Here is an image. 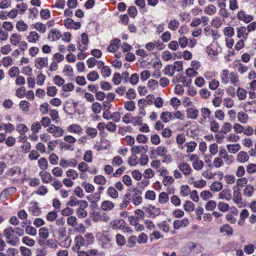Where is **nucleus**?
<instances>
[{
  "instance_id": "1",
  "label": "nucleus",
  "mask_w": 256,
  "mask_h": 256,
  "mask_svg": "<svg viewBox=\"0 0 256 256\" xmlns=\"http://www.w3.org/2000/svg\"><path fill=\"white\" fill-rule=\"evenodd\" d=\"M189 160L192 162L193 168L197 171L202 170L204 166V162L200 159L196 154H191L189 156Z\"/></svg>"
},
{
  "instance_id": "2",
  "label": "nucleus",
  "mask_w": 256,
  "mask_h": 256,
  "mask_svg": "<svg viewBox=\"0 0 256 256\" xmlns=\"http://www.w3.org/2000/svg\"><path fill=\"white\" fill-rule=\"evenodd\" d=\"M14 228L12 226H9L4 231V234L7 240V242L12 246H15L18 240V237L14 236Z\"/></svg>"
},
{
  "instance_id": "3",
  "label": "nucleus",
  "mask_w": 256,
  "mask_h": 256,
  "mask_svg": "<svg viewBox=\"0 0 256 256\" xmlns=\"http://www.w3.org/2000/svg\"><path fill=\"white\" fill-rule=\"evenodd\" d=\"M75 244L72 247V250L74 252L80 250L82 246L88 245V242H86L85 238L81 235H76L74 238Z\"/></svg>"
},
{
  "instance_id": "4",
  "label": "nucleus",
  "mask_w": 256,
  "mask_h": 256,
  "mask_svg": "<svg viewBox=\"0 0 256 256\" xmlns=\"http://www.w3.org/2000/svg\"><path fill=\"white\" fill-rule=\"evenodd\" d=\"M81 202L82 204L78 206V208L76 210V216L79 218H84L88 216L86 208L88 206V202L86 200Z\"/></svg>"
},
{
  "instance_id": "5",
  "label": "nucleus",
  "mask_w": 256,
  "mask_h": 256,
  "mask_svg": "<svg viewBox=\"0 0 256 256\" xmlns=\"http://www.w3.org/2000/svg\"><path fill=\"white\" fill-rule=\"evenodd\" d=\"M46 131L52 134L54 138L60 137L64 133V130L62 128L54 124H50L46 129Z\"/></svg>"
},
{
  "instance_id": "6",
  "label": "nucleus",
  "mask_w": 256,
  "mask_h": 256,
  "mask_svg": "<svg viewBox=\"0 0 256 256\" xmlns=\"http://www.w3.org/2000/svg\"><path fill=\"white\" fill-rule=\"evenodd\" d=\"M110 219V217L104 212L100 210L94 212L92 215V220L94 221L97 222L98 221L108 222Z\"/></svg>"
},
{
  "instance_id": "7",
  "label": "nucleus",
  "mask_w": 256,
  "mask_h": 256,
  "mask_svg": "<svg viewBox=\"0 0 256 256\" xmlns=\"http://www.w3.org/2000/svg\"><path fill=\"white\" fill-rule=\"evenodd\" d=\"M64 24L68 29L78 30L81 26V24L80 22H74L70 18L64 20Z\"/></svg>"
},
{
  "instance_id": "8",
  "label": "nucleus",
  "mask_w": 256,
  "mask_h": 256,
  "mask_svg": "<svg viewBox=\"0 0 256 256\" xmlns=\"http://www.w3.org/2000/svg\"><path fill=\"white\" fill-rule=\"evenodd\" d=\"M233 190V198L232 200L236 204L238 207H241L242 206V194L240 189H236V186H234Z\"/></svg>"
},
{
  "instance_id": "9",
  "label": "nucleus",
  "mask_w": 256,
  "mask_h": 256,
  "mask_svg": "<svg viewBox=\"0 0 256 256\" xmlns=\"http://www.w3.org/2000/svg\"><path fill=\"white\" fill-rule=\"evenodd\" d=\"M48 66V58H38L35 60L34 66L39 70H42Z\"/></svg>"
},
{
  "instance_id": "10",
  "label": "nucleus",
  "mask_w": 256,
  "mask_h": 256,
  "mask_svg": "<svg viewBox=\"0 0 256 256\" xmlns=\"http://www.w3.org/2000/svg\"><path fill=\"white\" fill-rule=\"evenodd\" d=\"M190 224L187 218H184L181 220H175L173 222V228L174 230H178L182 227H186Z\"/></svg>"
},
{
  "instance_id": "11",
  "label": "nucleus",
  "mask_w": 256,
  "mask_h": 256,
  "mask_svg": "<svg viewBox=\"0 0 256 256\" xmlns=\"http://www.w3.org/2000/svg\"><path fill=\"white\" fill-rule=\"evenodd\" d=\"M6 175L10 177L19 178L21 174V170L18 166H14L6 172Z\"/></svg>"
},
{
  "instance_id": "12",
  "label": "nucleus",
  "mask_w": 256,
  "mask_h": 256,
  "mask_svg": "<svg viewBox=\"0 0 256 256\" xmlns=\"http://www.w3.org/2000/svg\"><path fill=\"white\" fill-rule=\"evenodd\" d=\"M179 170L185 176L189 175L192 170L190 165L184 162H182L178 166Z\"/></svg>"
},
{
  "instance_id": "13",
  "label": "nucleus",
  "mask_w": 256,
  "mask_h": 256,
  "mask_svg": "<svg viewBox=\"0 0 256 256\" xmlns=\"http://www.w3.org/2000/svg\"><path fill=\"white\" fill-rule=\"evenodd\" d=\"M67 130L71 133H74L78 134H82L83 133V129L78 124H72L67 128Z\"/></svg>"
},
{
  "instance_id": "14",
  "label": "nucleus",
  "mask_w": 256,
  "mask_h": 256,
  "mask_svg": "<svg viewBox=\"0 0 256 256\" xmlns=\"http://www.w3.org/2000/svg\"><path fill=\"white\" fill-rule=\"evenodd\" d=\"M124 221L122 219H117L112 220L110 222L112 228L114 230H122L124 226Z\"/></svg>"
},
{
  "instance_id": "15",
  "label": "nucleus",
  "mask_w": 256,
  "mask_h": 256,
  "mask_svg": "<svg viewBox=\"0 0 256 256\" xmlns=\"http://www.w3.org/2000/svg\"><path fill=\"white\" fill-rule=\"evenodd\" d=\"M238 19L246 23L252 21L253 16L252 15L247 14L244 11H239L237 14Z\"/></svg>"
},
{
  "instance_id": "16",
  "label": "nucleus",
  "mask_w": 256,
  "mask_h": 256,
  "mask_svg": "<svg viewBox=\"0 0 256 256\" xmlns=\"http://www.w3.org/2000/svg\"><path fill=\"white\" fill-rule=\"evenodd\" d=\"M233 68H236L238 72L241 74H244L248 70V67L242 64L240 60L234 61Z\"/></svg>"
},
{
  "instance_id": "17",
  "label": "nucleus",
  "mask_w": 256,
  "mask_h": 256,
  "mask_svg": "<svg viewBox=\"0 0 256 256\" xmlns=\"http://www.w3.org/2000/svg\"><path fill=\"white\" fill-rule=\"evenodd\" d=\"M170 220L162 221L156 224L158 228L164 232H168L170 230Z\"/></svg>"
},
{
  "instance_id": "18",
  "label": "nucleus",
  "mask_w": 256,
  "mask_h": 256,
  "mask_svg": "<svg viewBox=\"0 0 256 256\" xmlns=\"http://www.w3.org/2000/svg\"><path fill=\"white\" fill-rule=\"evenodd\" d=\"M40 38V34L36 31L30 32L26 36L27 40L30 43H36L39 40Z\"/></svg>"
},
{
  "instance_id": "19",
  "label": "nucleus",
  "mask_w": 256,
  "mask_h": 256,
  "mask_svg": "<svg viewBox=\"0 0 256 256\" xmlns=\"http://www.w3.org/2000/svg\"><path fill=\"white\" fill-rule=\"evenodd\" d=\"M249 159V156L248 154L244 151H240L239 152L236 157V161L240 164H244L247 161H248Z\"/></svg>"
},
{
  "instance_id": "20",
  "label": "nucleus",
  "mask_w": 256,
  "mask_h": 256,
  "mask_svg": "<svg viewBox=\"0 0 256 256\" xmlns=\"http://www.w3.org/2000/svg\"><path fill=\"white\" fill-rule=\"evenodd\" d=\"M114 206V204L110 200H106L101 203L100 208L104 212L112 210Z\"/></svg>"
},
{
  "instance_id": "21",
  "label": "nucleus",
  "mask_w": 256,
  "mask_h": 256,
  "mask_svg": "<svg viewBox=\"0 0 256 256\" xmlns=\"http://www.w3.org/2000/svg\"><path fill=\"white\" fill-rule=\"evenodd\" d=\"M28 211L32 215L38 216L41 214V210L38 206V202L31 203L28 208Z\"/></svg>"
},
{
  "instance_id": "22",
  "label": "nucleus",
  "mask_w": 256,
  "mask_h": 256,
  "mask_svg": "<svg viewBox=\"0 0 256 256\" xmlns=\"http://www.w3.org/2000/svg\"><path fill=\"white\" fill-rule=\"evenodd\" d=\"M237 118L240 123L246 124L249 120V116L248 114L244 112L240 111L237 114Z\"/></svg>"
},
{
  "instance_id": "23",
  "label": "nucleus",
  "mask_w": 256,
  "mask_h": 256,
  "mask_svg": "<svg viewBox=\"0 0 256 256\" xmlns=\"http://www.w3.org/2000/svg\"><path fill=\"white\" fill-rule=\"evenodd\" d=\"M231 190L229 188H225L218 194V198L230 200L232 199Z\"/></svg>"
},
{
  "instance_id": "24",
  "label": "nucleus",
  "mask_w": 256,
  "mask_h": 256,
  "mask_svg": "<svg viewBox=\"0 0 256 256\" xmlns=\"http://www.w3.org/2000/svg\"><path fill=\"white\" fill-rule=\"evenodd\" d=\"M39 175L41 177L42 182L44 184L49 183L53 180V178L50 174L45 172V170L40 172H39Z\"/></svg>"
},
{
  "instance_id": "25",
  "label": "nucleus",
  "mask_w": 256,
  "mask_h": 256,
  "mask_svg": "<svg viewBox=\"0 0 256 256\" xmlns=\"http://www.w3.org/2000/svg\"><path fill=\"white\" fill-rule=\"evenodd\" d=\"M224 22V20L222 19L220 16H216L212 20L210 25L216 28H218L222 26Z\"/></svg>"
},
{
  "instance_id": "26",
  "label": "nucleus",
  "mask_w": 256,
  "mask_h": 256,
  "mask_svg": "<svg viewBox=\"0 0 256 256\" xmlns=\"http://www.w3.org/2000/svg\"><path fill=\"white\" fill-rule=\"evenodd\" d=\"M204 12L208 16H214L216 13L217 8L214 5L209 4L205 7Z\"/></svg>"
},
{
  "instance_id": "27",
  "label": "nucleus",
  "mask_w": 256,
  "mask_h": 256,
  "mask_svg": "<svg viewBox=\"0 0 256 256\" xmlns=\"http://www.w3.org/2000/svg\"><path fill=\"white\" fill-rule=\"evenodd\" d=\"M133 191L135 192L136 193L132 196V203L136 206H138L142 202V197L139 196V194H140V192L136 188H134Z\"/></svg>"
},
{
  "instance_id": "28",
  "label": "nucleus",
  "mask_w": 256,
  "mask_h": 256,
  "mask_svg": "<svg viewBox=\"0 0 256 256\" xmlns=\"http://www.w3.org/2000/svg\"><path fill=\"white\" fill-rule=\"evenodd\" d=\"M120 44V41L118 39H115L111 42L110 45L108 46V50L110 52L116 51Z\"/></svg>"
},
{
  "instance_id": "29",
  "label": "nucleus",
  "mask_w": 256,
  "mask_h": 256,
  "mask_svg": "<svg viewBox=\"0 0 256 256\" xmlns=\"http://www.w3.org/2000/svg\"><path fill=\"white\" fill-rule=\"evenodd\" d=\"M152 152L154 154H156L158 156L162 157L168 153V150L166 147L160 146L156 147Z\"/></svg>"
},
{
  "instance_id": "30",
  "label": "nucleus",
  "mask_w": 256,
  "mask_h": 256,
  "mask_svg": "<svg viewBox=\"0 0 256 256\" xmlns=\"http://www.w3.org/2000/svg\"><path fill=\"white\" fill-rule=\"evenodd\" d=\"M237 37L240 38L242 37L245 40L248 38V32H246V28L245 26H239L237 28Z\"/></svg>"
},
{
  "instance_id": "31",
  "label": "nucleus",
  "mask_w": 256,
  "mask_h": 256,
  "mask_svg": "<svg viewBox=\"0 0 256 256\" xmlns=\"http://www.w3.org/2000/svg\"><path fill=\"white\" fill-rule=\"evenodd\" d=\"M254 192V187L251 184H247L244 189V195L246 197L250 198L252 196Z\"/></svg>"
},
{
  "instance_id": "32",
  "label": "nucleus",
  "mask_w": 256,
  "mask_h": 256,
  "mask_svg": "<svg viewBox=\"0 0 256 256\" xmlns=\"http://www.w3.org/2000/svg\"><path fill=\"white\" fill-rule=\"evenodd\" d=\"M22 36L17 33L12 34L10 36V42L13 46H17L20 42Z\"/></svg>"
},
{
  "instance_id": "33",
  "label": "nucleus",
  "mask_w": 256,
  "mask_h": 256,
  "mask_svg": "<svg viewBox=\"0 0 256 256\" xmlns=\"http://www.w3.org/2000/svg\"><path fill=\"white\" fill-rule=\"evenodd\" d=\"M198 110L196 108H188L186 110L188 118L196 120L198 116Z\"/></svg>"
},
{
  "instance_id": "34",
  "label": "nucleus",
  "mask_w": 256,
  "mask_h": 256,
  "mask_svg": "<svg viewBox=\"0 0 256 256\" xmlns=\"http://www.w3.org/2000/svg\"><path fill=\"white\" fill-rule=\"evenodd\" d=\"M94 182L98 185L104 186L106 184L107 180L104 176L99 174L94 176Z\"/></svg>"
},
{
  "instance_id": "35",
  "label": "nucleus",
  "mask_w": 256,
  "mask_h": 256,
  "mask_svg": "<svg viewBox=\"0 0 256 256\" xmlns=\"http://www.w3.org/2000/svg\"><path fill=\"white\" fill-rule=\"evenodd\" d=\"M86 134L87 137L94 138L98 136V131L96 128L88 126L86 128Z\"/></svg>"
},
{
  "instance_id": "36",
  "label": "nucleus",
  "mask_w": 256,
  "mask_h": 256,
  "mask_svg": "<svg viewBox=\"0 0 256 256\" xmlns=\"http://www.w3.org/2000/svg\"><path fill=\"white\" fill-rule=\"evenodd\" d=\"M185 146L186 148V152L187 153H191L194 152L197 146L196 142L194 140H192L186 142L185 144Z\"/></svg>"
},
{
  "instance_id": "37",
  "label": "nucleus",
  "mask_w": 256,
  "mask_h": 256,
  "mask_svg": "<svg viewBox=\"0 0 256 256\" xmlns=\"http://www.w3.org/2000/svg\"><path fill=\"white\" fill-rule=\"evenodd\" d=\"M230 73L228 70H224L220 74L222 82L224 84H227L230 82Z\"/></svg>"
},
{
  "instance_id": "38",
  "label": "nucleus",
  "mask_w": 256,
  "mask_h": 256,
  "mask_svg": "<svg viewBox=\"0 0 256 256\" xmlns=\"http://www.w3.org/2000/svg\"><path fill=\"white\" fill-rule=\"evenodd\" d=\"M38 234L40 238L46 240L50 235L49 230L46 227H42L38 230Z\"/></svg>"
},
{
  "instance_id": "39",
  "label": "nucleus",
  "mask_w": 256,
  "mask_h": 256,
  "mask_svg": "<svg viewBox=\"0 0 256 256\" xmlns=\"http://www.w3.org/2000/svg\"><path fill=\"white\" fill-rule=\"evenodd\" d=\"M226 148L230 153L234 154L240 150V146L238 144H230L226 146Z\"/></svg>"
},
{
  "instance_id": "40",
  "label": "nucleus",
  "mask_w": 256,
  "mask_h": 256,
  "mask_svg": "<svg viewBox=\"0 0 256 256\" xmlns=\"http://www.w3.org/2000/svg\"><path fill=\"white\" fill-rule=\"evenodd\" d=\"M106 194L112 198H116L118 196V192L116 188L112 186H109L106 191Z\"/></svg>"
},
{
  "instance_id": "41",
  "label": "nucleus",
  "mask_w": 256,
  "mask_h": 256,
  "mask_svg": "<svg viewBox=\"0 0 256 256\" xmlns=\"http://www.w3.org/2000/svg\"><path fill=\"white\" fill-rule=\"evenodd\" d=\"M247 92L246 90L242 88H238L236 90V96L238 100H242L246 98Z\"/></svg>"
},
{
  "instance_id": "42",
  "label": "nucleus",
  "mask_w": 256,
  "mask_h": 256,
  "mask_svg": "<svg viewBox=\"0 0 256 256\" xmlns=\"http://www.w3.org/2000/svg\"><path fill=\"white\" fill-rule=\"evenodd\" d=\"M38 167L40 169L42 170V171L46 170L48 168V162L47 160L45 158H40L38 162Z\"/></svg>"
},
{
  "instance_id": "43",
  "label": "nucleus",
  "mask_w": 256,
  "mask_h": 256,
  "mask_svg": "<svg viewBox=\"0 0 256 256\" xmlns=\"http://www.w3.org/2000/svg\"><path fill=\"white\" fill-rule=\"evenodd\" d=\"M128 163L130 166H134L138 164V158L134 154H132L129 157Z\"/></svg>"
},
{
  "instance_id": "44",
  "label": "nucleus",
  "mask_w": 256,
  "mask_h": 256,
  "mask_svg": "<svg viewBox=\"0 0 256 256\" xmlns=\"http://www.w3.org/2000/svg\"><path fill=\"white\" fill-rule=\"evenodd\" d=\"M146 148L143 146H132L131 148V152L132 154H140L142 152H146Z\"/></svg>"
},
{
  "instance_id": "45",
  "label": "nucleus",
  "mask_w": 256,
  "mask_h": 256,
  "mask_svg": "<svg viewBox=\"0 0 256 256\" xmlns=\"http://www.w3.org/2000/svg\"><path fill=\"white\" fill-rule=\"evenodd\" d=\"M222 184L219 182H214L210 186V190L214 192L220 191L222 189Z\"/></svg>"
},
{
  "instance_id": "46",
  "label": "nucleus",
  "mask_w": 256,
  "mask_h": 256,
  "mask_svg": "<svg viewBox=\"0 0 256 256\" xmlns=\"http://www.w3.org/2000/svg\"><path fill=\"white\" fill-rule=\"evenodd\" d=\"M160 119L164 122H168L173 119V116L169 112H162L160 114Z\"/></svg>"
},
{
  "instance_id": "47",
  "label": "nucleus",
  "mask_w": 256,
  "mask_h": 256,
  "mask_svg": "<svg viewBox=\"0 0 256 256\" xmlns=\"http://www.w3.org/2000/svg\"><path fill=\"white\" fill-rule=\"evenodd\" d=\"M34 28L42 34L46 32V26L40 22H37L32 25Z\"/></svg>"
},
{
  "instance_id": "48",
  "label": "nucleus",
  "mask_w": 256,
  "mask_h": 256,
  "mask_svg": "<svg viewBox=\"0 0 256 256\" xmlns=\"http://www.w3.org/2000/svg\"><path fill=\"white\" fill-rule=\"evenodd\" d=\"M210 128L212 132H216L220 128L219 124L215 120L211 119L209 120Z\"/></svg>"
},
{
  "instance_id": "49",
  "label": "nucleus",
  "mask_w": 256,
  "mask_h": 256,
  "mask_svg": "<svg viewBox=\"0 0 256 256\" xmlns=\"http://www.w3.org/2000/svg\"><path fill=\"white\" fill-rule=\"evenodd\" d=\"M81 186L87 193H92L94 190V186L86 182H82Z\"/></svg>"
},
{
  "instance_id": "50",
  "label": "nucleus",
  "mask_w": 256,
  "mask_h": 256,
  "mask_svg": "<svg viewBox=\"0 0 256 256\" xmlns=\"http://www.w3.org/2000/svg\"><path fill=\"white\" fill-rule=\"evenodd\" d=\"M84 200H78L76 198L72 196L66 203V205L72 207L76 206H79L82 204L81 202H84Z\"/></svg>"
},
{
  "instance_id": "51",
  "label": "nucleus",
  "mask_w": 256,
  "mask_h": 256,
  "mask_svg": "<svg viewBox=\"0 0 256 256\" xmlns=\"http://www.w3.org/2000/svg\"><path fill=\"white\" fill-rule=\"evenodd\" d=\"M222 176L224 177L226 182L228 184H232L235 182L236 178L235 176L231 174H226L224 176L222 174Z\"/></svg>"
},
{
  "instance_id": "52",
  "label": "nucleus",
  "mask_w": 256,
  "mask_h": 256,
  "mask_svg": "<svg viewBox=\"0 0 256 256\" xmlns=\"http://www.w3.org/2000/svg\"><path fill=\"white\" fill-rule=\"evenodd\" d=\"M116 241L117 245L120 246L125 245L126 243V238L120 234H118L116 236Z\"/></svg>"
},
{
  "instance_id": "53",
  "label": "nucleus",
  "mask_w": 256,
  "mask_h": 256,
  "mask_svg": "<svg viewBox=\"0 0 256 256\" xmlns=\"http://www.w3.org/2000/svg\"><path fill=\"white\" fill-rule=\"evenodd\" d=\"M22 242L28 246H33L36 242L34 240L30 238L28 236H24L22 239Z\"/></svg>"
},
{
  "instance_id": "54",
  "label": "nucleus",
  "mask_w": 256,
  "mask_h": 256,
  "mask_svg": "<svg viewBox=\"0 0 256 256\" xmlns=\"http://www.w3.org/2000/svg\"><path fill=\"white\" fill-rule=\"evenodd\" d=\"M16 28L19 32H25L27 30L28 26L23 20H19L16 24Z\"/></svg>"
},
{
  "instance_id": "55",
  "label": "nucleus",
  "mask_w": 256,
  "mask_h": 256,
  "mask_svg": "<svg viewBox=\"0 0 256 256\" xmlns=\"http://www.w3.org/2000/svg\"><path fill=\"white\" fill-rule=\"evenodd\" d=\"M121 110H122V108H120L118 109V112L111 114V120L116 122H118L120 120L121 116L122 114V112H120Z\"/></svg>"
},
{
  "instance_id": "56",
  "label": "nucleus",
  "mask_w": 256,
  "mask_h": 256,
  "mask_svg": "<svg viewBox=\"0 0 256 256\" xmlns=\"http://www.w3.org/2000/svg\"><path fill=\"white\" fill-rule=\"evenodd\" d=\"M183 208L186 212H192L194 210L195 206L192 202L187 200L184 204Z\"/></svg>"
},
{
  "instance_id": "57",
  "label": "nucleus",
  "mask_w": 256,
  "mask_h": 256,
  "mask_svg": "<svg viewBox=\"0 0 256 256\" xmlns=\"http://www.w3.org/2000/svg\"><path fill=\"white\" fill-rule=\"evenodd\" d=\"M236 188L244 187L248 183V180L246 178L241 177L238 178L236 180Z\"/></svg>"
},
{
  "instance_id": "58",
  "label": "nucleus",
  "mask_w": 256,
  "mask_h": 256,
  "mask_svg": "<svg viewBox=\"0 0 256 256\" xmlns=\"http://www.w3.org/2000/svg\"><path fill=\"white\" fill-rule=\"evenodd\" d=\"M123 164L122 158L120 156H116L112 160L111 164L114 166H119Z\"/></svg>"
},
{
  "instance_id": "59",
  "label": "nucleus",
  "mask_w": 256,
  "mask_h": 256,
  "mask_svg": "<svg viewBox=\"0 0 256 256\" xmlns=\"http://www.w3.org/2000/svg\"><path fill=\"white\" fill-rule=\"evenodd\" d=\"M218 14L222 19L225 21V20L230 16V12L224 8H220L218 10Z\"/></svg>"
},
{
  "instance_id": "60",
  "label": "nucleus",
  "mask_w": 256,
  "mask_h": 256,
  "mask_svg": "<svg viewBox=\"0 0 256 256\" xmlns=\"http://www.w3.org/2000/svg\"><path fill=\"white\" fill-rule=\"evenodd\" d=\"M66 176L71 178L72 180H75L78 177V172L73 170V169H69L66 172Z\"/></svg>"
},
{
  "instance_id": "61",
  "label": "nucleus",
  "mask_w": 256,
  "mask_h": 256,
  "mask_svg": "<svg viewBox=\"0 0 256 256\" xmlns=\"http://www.w3.org/2000/svg\"><path fill=\"white\" fill-rule=\"evenodd\" d=\"M155 175V172L150 168H146L144 170L143 176L144 178L150 179L152 178Z\"/></svg>"
},
{
  "instance_id": "62",
  "label": "nucleus",
  "mask_w": 256,
  "mask_h": 256,
  "mask_svg": "<svg viewBox=\"0 0 256 256\" xmlns=\"http://www.w3.org/2000/svg\"><path fill=\"white\" fill-rule=\"evenodd\" d=\"M230 81L234 85H236L238 82V76L237 72H232L230 74Z\"/></svg>"
},
{
  "instance_id": "63",
  "label": "nucleus",
  "mask_w": 256,
  "mask_h": 256,
  "mask_svg": "<svg viewBox=\"0 0 256 256\" xmlns=\"http://www.w3.org/2000/svg\"><path fill=\"white\" fill-rule=\"evenodd\" d=\"M219 86V81L215 78L212 79L208 84V88L212 90H216Z\"/></svg>"
},
{
  "instance_id": "64",
  "label": "nucleus",
  "mask_w": 256,
  "mask_h": 256,
  "mask_svg": "<svg viewBox=\"0 0 256 256\" xmlns=\"http://www.w3.org/2000/svg\"><path fill=\"white\" fill-rule=\"evenodd\" d=\"M22 256H31L32 252L28 248L21 246L19 248Z\"/></svg>"
}]
</instances>
